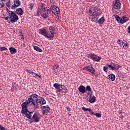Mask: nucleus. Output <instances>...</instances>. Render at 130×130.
I'll use <instances>...</instances> for the list:
<instances>
[{"mask_svg":"<svg viewBox=\"0 0 130 130\" xmlns=\"http://www.w3.org/2000/svg\"><path fill=\"white\" fill-rule=\"evenodd\" d=\"M28 101L29 103L31 102L33 104L35 108H37L38 104H41V105L46 104V101L44 100V98L39 96L36 93H32L30 95V98L28 99Z\"/></svg>","mask_w":130,"mask_h":130,"instance_id":"f257e3e1","label":"nucleus"},{"mask_svg":"<svg viewBox=\"0 0 130 130\" xmlns=\"http://www.w3.org/2000/svg\"><path fill=\"white\" fill-rule=\"evenodd\" d=\"M89 16H91V22H97L98 20V9L96 8L92 7L89 10Z\"/></svg>","mask_w":130,"mask_h":130,"instance_id":"f03ea898","label":"nucleus"},{"mask_svg":"<svg viewBox=\"0 0 130 130\" xmlns=\"http://www.w3.org/2000/svg\"><path fill=\"white\" fill-rule=\"evenodd\" d=\"M39 33L41 34V35H43V36H45V37H46V38L50 39V36L48 35V28H47V27H45L40 29Z\"/></svg>","mask_w":130,"mask_h":130,"instance_id":"7ed1b4c3","label":"nucleus"},{"mask_svg":"<svg viewBox=\"0 0 130 130\" xmlns=\"http://www.w3.org/2000/svg\"><path fill=\"white\" fill-rule=\"evenodd\" d=\"M40 120V117L37 113L33 114L32 117L30 120H28L30 123H32V122H39Z\"/></svg>","mask_w":130,"mask_h":130,"instance_id":"20e7f679","label":"nucleus"},{"mask_svg":"<svg viewBox=\"0 0 130 130\" xmlns=\"http://www.w3.org/2000/svg\"><path fill=\"white\" fill-rule=\"evenodd\" d=\"M30 104L28 101H26L25 102L23 103L21 106L22 107L21 113H25V112L28 110V105Z\"/></svg>","mask_w":130,"mask_h":130,"instance_id":"39448f33","label":"nucleus"},{"mask_svg":"<svg viewBox=\"0 0 130 130\" xmlns=\"http://www.w3.org/2000/svg\"><path fill=\"white\" fill-rule=\"evenodd\" d=\"M9 18L10 19V22L11 23H15L19 20V17L18 15L14 12L13 14L9 16Z\"/></svg>","mask_w":130,"mask_h":130,"instance_id":"423d86ee","label":"nucleus"},{"mask_svg":"<svg viewBox=\"0 0 130 130\" xmlns=\"http://www.w3.org/2000/svg\"><path fill=\"white\" fill-rule=\"evenodd\" d=\"M88 58H91L92 60H94V61H100V59H101V57L97 56L95 54H89L87 55Z\"/></svg>","mask_w":130,"mask_h":130,"instance_id":"0eeeda50","label":"nucleus"},{"mask_svg":"<svg viewBox=\"0 0 130 130\" xmlns=\"http://www.w3.org/2000/svg\"><path fill=\"white\" fill-rule=\"evenodd\" d=\"M112 6L113 8L115 9V10H117L118 9H120L121 3H120L119 0H115L113 1Z\"/></svg>","mask_w":130,"mask_h":130,"instance_id":"6e6552de","label":"nucleus"},{"mask_svg":"<svg viewBox=\"0 0 130 130\" xmlns=\"http://www.w3.org/2000/svg\"><path fill=\"white\" fill-rule=\"evenodd\" d=\"M54 31H55V28L52 26H50L49 28V30H48V35H50V39L54 37Z\"/></svg>","mask_w":130,"mask_h":130,"instance_id":"1a4fd4ad","label":"nucleus"},{"mask_svg":"<svg viewBox=\"0 0 130 130\" xmlns=\"http://www.w3.org/2000/svg\"><path fill=\"white\" fill-rule=\"evenodd\" d=\"M51 10H52V13L54 14H60V11L59 10V8L57 7V6L55 5H52L50 7Z\"/></svg>","mask_w":130,"mask_h":130,"instance_id":"9d476101","label":"nucleus"},{"mask_svg":"<svg viewBox=\"0 0 130 130\" xmlns=\"http://www.w3.org/2000/svg\"><path fill=\"white\" fill-rule=\"evenodd\" d=\"M22 114H24L25 115V117H27V118L28 119V120H30V119L32 118V115H33V112H30L27 111H26L24 113H22Z\"/></svg>","mask_w":130,"mask_h":130,"instance_id":"9b49d317","label":"nucleus"},{"mask_svg":"<svg viewBox=\"0 0 130 130\" xmlns=\"http://www.w3.org/2000/svg\"><path fill=\"white\" fill-rule=\"evenodd\" d=\"M14 4H13L11 7V9L12 10H15V9H17L18 7H20L21 6V2L19 0L14 1Z\"/></svg>","mask_w":130,"mask_h":130,"instance_id":"f8f14e48","label":"nucleus"},{"mask_svg":"<svg viewBox=\"0 0 130 130\" xmlns=\"http://www.w3.org/2000/svg\"><path fill=\"white\" fill-rule=\"evenodd\" d=\"M85 70H86L87 72H89V73H91V74H95L96 72V71L93 68V67L92 66H89L87 67H86L85 68Z\"/></svg>","mask_w":130,"mask_h":130,"instance_id":"ddd939ff","label":"nucleus"},{"mask_svg":"<svg viewBox=\"0 0 130 130\" xmlns=\"http://www.w3.org/2000/svg\"><path fill=\"white\" fill-rule=\"evenodd\" d=\"M50 110V108L48 106H43V111L42 113L44 115V114H47L49 111Z\"/></svg>","mask_w":130,"mask_h":130,"instance_id":"4468645a","label":"nucleus"},{"mask_svg":"<svg viewBox=\"0 0 130 130\" xmlns=\"http://www.w3.org/2000/svg\"><path fill=\"white\" fill-rule=\"evenodd\" d=\"M58 92H61V93H67L68 91H67V87L64 85H61L59 90H58Z\"/></svg>","mask_w":130,"mask_h":130,"instance_id":"2eb2a0df","label":"nucleus"},{"mask_svg":"<svg viewBox=\"0 0 130 130\" xmlns=\"http://www.w3.org/2000/svg\"><path fill=\"white\" fill-rule=\"evenodd\" d=\"M15 13L16 14H17L18 16H22V15L24 14V11H23V9H22V8H19L16 10V11Z\"/></svg>","mask_w":130,"mask_h":130,"instance_id":"dca6fc26","label":"nucleus"},{"mask_svg":"<svg viewBox=\"0 0 130 130\" xmlns=\"http://www.w3.org/2000/svg\"><path fill=\"white\" fill-rule=\"evenodd\" d=\"M11 54H16L17 53V49L13 47L9 48Z\"/></svg>","mask_w":130,"mask_h":130,"instance_id":"f3484780","label":"nucleus"},{"mask_svg":"<svg viewBox=\"0 0 130 130\" xmlns=\"http://www.w3.org/2000/svg\"><path fill=\"white\" fill-rule=\"evenodd\" d=\"M86 90L88 91L87 96H91V95H92V90L90 86L88 85L86 86Z\"/></svg>","mask_w":130,"mask_h":130,"instance_id":"a211bd4d","label":"nucleus"},{"mask_svg":"<svg viewBox=\"0 0 130 130\" xmlns=\"http://www.w3.org/2000/svg\"><path fill=\"white\" fill-rule=\"evenodd\" d=\"M78 90L79 92H81V93H85L86 92V87L84 86L83 85H81L78 88Z\"/></svg>","mask_w":130,"mask_h":130,"instance_id":"6ab92c4d","label":"nucleus"},{"mask_svg":"<svg viewBox=\"0 0 130 130\" xmlns=\"http://www.w3.org/2000/svg\"><path fill=\"white\" fill-rule=\"evenodd\" d=\"M44 13L47 14V15H50L51 13V10L49 9V7H45L44 8Z\"/></svg>","mask_w":130,"mask_h":130,"instance_id":"aec40b11","label":"nucleus"},{"mask_svg":"<svg viewBox=\"0 0 130 130\" xmlns=\"http://www.w3.org/2000/svg\"><path fill=\"white\" fill-rule=\"evenodd\" d=\"M89 102H90V103H94L96 100V97H95V96L92 97L91 95H89Z\"/></svg>","mask_w":130,"mask_h":130,"instance_id":"412c9836","label":"nucleus"},{"mask_svg":"<svg viewBox=\"0 0 130 130\" xmlns=\"http://www.w3.org/2000/svg\"><path fill=\"white\" fill-rule=\"evenodd\" d=\"M108 79L113 81L115 80V75L113 74H110L109 75H108Z\"/></svg>","mask_w":130,"mask_h":130,"instance_id":"4be33fe9","label":"nucleus"},{"mask_svg":"<svg viewBox=\"0 0 130 130\" xmlns=\"http://www.w3.org/2000/svg\"><path fill=\"white\" fill-rule=\"evenodd\" d=\"M109 69L112 71H114V63L111 62L110 64H107Z\"/></svg>","mask_w":130,"mask_h":130,"instance_id":"5701e85b","label":"nucleus"},{"mask_svg":"<svg viewBox=\"0 0 130 130\" xmlns=\"http://www.w3.org/2000/svg\"><path fill=\"white\" fill-rule=\"evenodd\" d=\"M33 47L34 49H35V50L36 51H38L39 52H42L43 51L42 49H40V48L37 46H33Z\"/></svg>","mask_w":130,"mask_h":130,"instance_id":"b1692460","label":"nucleus"},{"mask_svg":"<svg viewBox=\"0 0 130 130\" xmlns=\"http://www.w3.org/2000/svg\"><path fill=\"white\" fill-rule=\"evenodd\" d=\"M127 21H128V18L124 16H123L122 18V20H121V22L122 24L125 23V22H127Z\"/></svg>","mask_w":130,"mask_h":130,"instance_id":"393cba45","label":"nucleus"},{"mask_svg":"<svg viewBox=\"0 0 130 130\" xmlns=\"http://www.w3.org/2000/svg\"><path fill=\"white\" fill-rule=\"evenodd\" d=\"M114 16L115 17L116 20L119 22L121 23V20L122 19L119 17V16L117 15H114Z\"/></svg>","mask_w":130,"mask_h":130,"instance_id":"a878e982","label":"nucleus"},{"mask_svg":"<svg viewBox=\"0 0 130 130\" xmlns=\"http://www.w3.org/2000/svg\"><path fill=\"white\" fill-rule=\"evenodd\" d=\"M104 22H105V19L104 18V17H103V16L102 17H101L98 20V23H99V24H103V23H104Z\"/></svg>","mask_w":130,"mask_h":130,"instance_id":"bb28decb","label":"nucleus"},{"mask_svg":"<svg viewBox=\"0 0 130 130\" xmlns=\"http://www.w3.org/2000/svg\"><path fill=\"white\" fill-rule=\"evenodd\" d=\"M121 68V66H119V64L114 63V70H119Z\"/></svg>","mask_w":130,"mask_h":130,"instance_id":"cd10ccee","label":"nucleus"},{"mask_svg":"<svg viewBox=\"0 0 130 130\" xmlns=\"http://www.w3.org/2000/svg\"><path fill=\"white\" fill-rule=\"evenodd\" d=\"M60 84H58L57 83H55L53 84V86L55 87V89H58V90H59V88H60Z\"/></svg>","mask_w":130,"mask_h":130,"instance_id":"c85d7f7f","label":"nucleus"},{"mask_svg":"<svg viewBox=\"0 0 130 130\" xmlns=\"http://www.w3.org/2000/svg\"><path fill=\"white\" fill-rule=\"evenodd\" d=\"M6 11L7 12V13L9 14V17L11 16V15H12V14L14 13V12L13 11H11L10 10H9V9L8 8L6 9Z\"/></svg>","mask_w":130,"mask_h":130,"instance_id":"c756f323","label":"nucleus"},{"mask_svg":"<svg viewBox=\"0 0 130 130\" xmlns=\"http://www.w3.org/2000/svg\"><path fill=\"white\" fill-rule=\"evenodd\" d=\"M42 17L43 18H44V19H47L48 18V15L47 14V13H43L42 15Z\"/></svg>","mask_w":130,"mask_h":130,"instance_id":"7c9ffc66","label":"nucleus"},{"mask_svg":"<svg viewBox=\"0 0 130 130\" xmlns=\"http://www.w3.org/2000/svg\"><path fill=\"white\" fill-rule=\"evenodd\" d=\"M0 50L1 51H4L5 50H8V48L6 47H0Z\"/></svg>","mask_w":130,"mask_h":130,"instance_id":"2f4dec72","label":"nucleus"},{"mask_svg":"<svg viewBox=\"0 0 130 130\" xmlns=\"http://www.w3.org/2000/svg\"><path fill=\"white\" fill-rule=\"evenodd\" d=\"M94 115L99 118L101 117V114L100 113H94Z\"/></svg>","mask_w":130,"mask_h":130,"instance_id":"473e14b6","label":"nucleus"},{"mask_svg":"<svg viewBox=\"0 0 130 130\" xmlns=\"http://www.w3.org/2000/svg\"><path fill=\"white\" fill-rule=\"evenodd\" d=\"M123 47L125 49H126V48H128V44L127 43H126L124 44V45H123Z\"/></svg>","mask_w":130,"mask_h":130,"instance_id":"72a5a7b5","label":"nucleus"},{"mask_svg":"<svg viewBox=\"0 0 130 130\" xmlns=\"http://www.w3.org/2000/svg\"><path fill=\"white\" fill-rule=\"evenodd\" d=\"M1 2H2L0 3V9H2L5 7V3L3 2V1Z\"/></svg>","mask_w":130,"mask_h":130,"instance_id":"f704fd0d","label":"nucleus"},{"mask_svg":"<svg viewBox=\"0 0 130 130\" xmlns=\"http://www.w3.org/2000/svg\"><path fill=\"white\" fill-rule=\"evenodd\" d=\"M82 110H84V111H89L90 108H86L85 107H83L82 108Z\"/></svg>","mask_w":130,"mask_h":130,"instance_id":"c9c22d12","label":"nucleus"},{"mask_svg":"<svg viewBox=\"0 0 130 130\" xmlns=\"http://www.w3.org/2000/svg\"><path fill=\"white\" fill-rule=\"evenodd\" d=\"M6 6L7 7H8V8H11V6H12V4H11V2H10V1L7 2V3H6Z\"/></svg>","mask_w":130,"mask_h":130,"instance_id":"e433bc0d","label":"nucleus"},{"mask_svg":"<svg viewBox=\"0 0 130 130\" xmlns=\"http://www.w3.org/2000/svg\"><path fill=\"white\" fill-rule=\"evenodd\" d=\"M19 36H21V39H24V37H23V32H22V30H19Z\"/></svg>","mask_w":130,"mask_h":130,"instance_id":"4c0bfd02","label":"nucleus"},{"mask_svg":"<svg viewBox=\"0 0 130 130\" xmlns=\"http://www.w3.org/2000/svg\"><path fill=\"white\" fill-rule=\"evenodd\" d=\"M59 66L58 64H55L54 67H53V70H56L58 69Z\"/></svg>","mask_w":130,"mask_h":130,"instance_id":"58836bf2","label":"nucleus"},{"mask_svg":"<svg viewBox=\"0 0 130 130\" xmlns=\"http://www.w3.org/2000/svg\"><path fill=\"white\" fill-rule=\"evenodd\" d=\"M103 70L104 72H106V73H107V71H108V67L107 66L104 67Z\"/></svg>","mask_w":130,"mask_h":130,"instance_id":"ea45409f","label":"nucleus"},{"mask_svg":"<svg viewBox=\"0 0 130 130\" xmlns=\"http://www.w3.org/2000/svg\"><path fill=\"white\" fill-rule=\"evenodd\" d=\"M29 7H30V10H32V9H33V8H34V4H33V3H30V4H29Z\"/></svg>","mask_w":130,"mask_h":130,"instance_id":"a19ab883","label":"nucleus"},{"mask_svg":"<svg viewBox=\"0 0 130 130\" xmlns=\"http://www.w3.org/2000/svg\"><path fill=\"white\" fill-rule=\"evenodd\" d=\"M89 111L90 114H93V115H94V114H95V113H94V112L93 111V110H92V109H90Z\"/></svg>","mask_w":130,"mask_h":130,"instance_id":"79ce46f5","label":"nucleus"},{"mask_svg":"<svg viewBox=\"0 0 130 130\" xmlns=\"http://www.w3.org/2000/svg\"><path fill=\"white\" fill-rule=\"evenodd\" d=\"M1 130H6V127L3 126V125H0Z\"/></svg>","mask_w":130,"mask_h":130,"instance_id":"37998d69","label":"nucleus"},{"mask_svg":"<svg viewBox=\"0 0 130 130\" xmlns=\"http://www.w3.org/2000/svg\"><path fill=\"white\" fill-rule=\"evenodd\" d=\"M27 72H28V74H34V72L31 71L30 70H27Z\"/></svg>","mask_w":130,"mask_h":130,"instance_id":"c03bdc74","label":"nucleus"},{"mask_svg":"<svg viewBox=\"0 0 130 130\" xmlns=\"http://www.w3.org/2000/svg\"><path fill=\"white\" fill-rule=\"evenodd\" d=\"M41 9H43V10H44L45 9V7H44V4H42V6H41Z\"/></svg>","mask_w":130,"mask_h":130,"instance_id":"a18cd8bd","label":"nucleus"},{"mask_svg":"<svg viewBox=\"0 0 130 130\" xmlns=\"http://www.w3.org/2000/svg\"><path fill=\"white\" fill-rule=\"evenodd\" d=\"M37 17H40V12L38 11L37 13Z\"/></svg>","mask_w":130,"mask_h":130,"instance_id":"49530a36","label":"nucleus"},{"mask_svg":"<svg viewBox=\"0 0 130 130\" xmlns=\"http://www.w3.org/2000/svg\"><path fill=\"white\" fill-rule=\"evenodd\" d=\"M34 75H35V76H34V78H36V77L38 76V74H37L36 73H34Z\"/></svg>","mask_w":130,"mask_h":130,"instance_id":"de8ad7c7","label":"nucleus"},{"mask_svg":"<svg viewBox=\"0 0 130 130\" xmlns=\"http://www.w3.org/2000/svg\"><path fill=\"white\" fill-rule=\"evenodd\" d=\"M4 18L5 19L6 21H8L9 20V19H10L9 18V17H4Z\"/></svg>","mask_w":130,"mask_h":130,"instance_id":"09e8293b","label":"nucleus"},{"mask_svg":"<svg viewBox=\"0 0 130 130\" xmlns=\"http://www.w3.org/2000/svg\"><path fill=\"white\" fill-rule=\"evenodd\" d=\"M127 32L128 33H130V26H128L127 28Z\"/></svg>","mask_w":130,"mask_h":130,"instance_id":"8fccbe9b","label":"nucleus"},{"mask_svg":"<svg viewBox=\"0 0 130 130\" xmlns=\"http://www.w3.org/2000/svg\"><path fill=\"white\" fill-rule=\"evenodd\" d=\"M68 111H71V108H70L69 107H66Z\"/></svg>","mask_w":130,"mask_h":130,"instance_id":"3c124183","label":"nucleus"},{"mask_svg":"<svg viewBox=\"0 0 130 130\" xmlns=\"http://www.w3.org/2000/svg\"><path fill=\"white\" fill-rule=\"evenodd\" d=\"M118 44H120V43H121V40H118Z\"/></svg>","mask_w":130,"mask_h":130,"instance_id":"603ef678","label":"nucleus"},{"mask_svg":"<svg viewBox=\"0 0 130 130\" xmlns=\"http://www.w3.org/2000/svg\"><path fill=\"white\" fill-rule=\"evenodd\" d=\"M38 78H40V79L41 78V75H38Z\"/></svg>","mask_w":130,"mask_h":130,"instance_id":"864d4df0","label":"nucleus"},{"mask_svg":"<svg viewBox=\"0 0 130 130\" xmlns=\"http://www.w3.org/2000/svg\"><path fill=\"white\" fill-rule=\"evenodd\" d=\"M1 2H6V0H1Z\"/></svg>","mask_w":130,"mask_h":130,"instance_id":"5fc2aeb1","label":"nucleus"},{"mask_svg":"<svg viewBox=\"0 0 130 130\" xmlns=\"http://www.w3.org/2000/svg\"><path fill=\"white\" fill-rule=\"evenodd\" d=\"M94 75L95 76H97V73H94Z\"/></svg>","mask_w":130,"mask_h":130,"instance_id":"6e6d98bb","label":"nucleus"},{"mask_svg":"<svg viewBox=\"0 0 130 130\" xmlns=\"http://www.w3.org/2000/svg\"><path fill=\"white\" fill-rule=\"evenodd\" d=\"M123 117H124L123 116H122V118H123Z\"/></svg>","mask_w":130,"mask_h":130,"instance_id":"4d7b16f0","label":"nucleus"},{"mask_svg":"<svg viewBox=\"0 0 130 130\" xmlns=\"http://www.w3.org/2000/svg\"><path fill=\"white\" fill-rule=\"evenodd\" d=\"M14 1H16V0H14Z\"/></svg>","mask_w":130,"mask_h":130,"instance_id":"13d9d810","label":"nucleus"}]
</instances>
